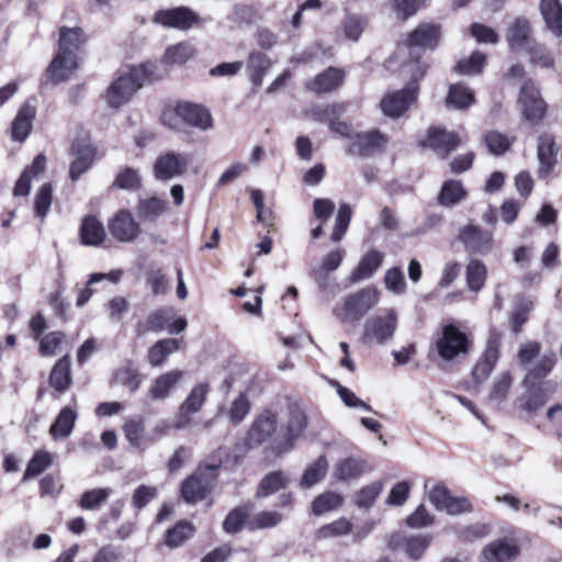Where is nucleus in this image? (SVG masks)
<instances>
[{
  "instance_id": "1",
  "label": "nucleus",
  "mask_w": 562,
  "mask_h": 562,
  "mask_svg": "<svg viewBox=\"0 0 562 562\" xmlns=\"http://www.w3.org/2000/svg\"><path fill=\"white\" fill-rule=\"evenodd\" d=\"M85 42L86 37L80 27H60L58 50L46 70L48 81L58 83L72 76L79 67L80 50Z\"/></svg>"
},
{
  "instance_id": "2",
  "label": "nucleus",
  "mask_w": 562,
  "mask_h": 562,
  "mask_svg": "<svg viewBox=\"0 0 562 562\" xmlns=\"http://www.w3.org/2000/svg\"><path fill=\"white\" fill-rule=\"evenodd\" d=\"M155 64L148 61L122 71L109 86L104 99L110 108L119 109L154 76Z\"/></svg>"
},
{
  "instance_id": "3",
  "label": "nucleus",
  "mask_w": 562,
  "mask_h": 562,
  "mask_svg": "<svg viewBox=\"0 0 562 562\" xmlns=\"http://www.w3.org/2000/svg\"><path fill=\"white\" fill-rule=\"evenodd\" d=\"M160 122L169 130L180 132L184 126L209 131L213 127V119L210 111L198 103L179 101L166 105L160 114Z\"/></svg>"
},
{
  "instance_id": "4",
  "label": "nucleus",
  "mask_w": 562,
  "mask_h": 562,
  "mask_svg": "<svg viewBox=\"0 0 562 562\" xmlns=\"http://www.w3.org/2000/svg\"><path fill=\"white\" fill-rule=\"evenodd\" d=\"M379 302V291L367 286L345 297L344 304L334 307L333 313L341 323H356Z\"/></svg>"
},
{
  "instance_id": "5",
  "label": "nucleus",
  "mask_w": 562,
  "mask_h": 562,
  "mask_svg": "<svg viewBox=\"0 0 562 562\" xmlns=\"http://www.w3.org/2000/svg\"><path fill=\"white\" fill-rule=\"evenodd\" d=\"M439 357L445 361H452L461 355H467L470 340L465 333L453 324H445L435 342Z\"/></svg>"
},
{
  "instance_id": "6",
  "label": "nucleus",
  "mask_w": 562,
  "mask_h": 562,
  "mask_svg": "<svg viewBox=\"0 0 562 562\" xmlns=\"http://www.w3.org/2000/svg\"><path fill=\"white\" fill-rule=\"evenodd\" d=\"M397 327V313L394 308L384 310L369 318L364 325L363 341L384 345L391 340Z\"/></svg>"
},
{
  "instance_id": "7",
  "label": "nucleus",
  "mask_w": 562,
  "mask_h": 562,
  "mask_svg": "<svg viewBox=\"0 0 562 562\" xmlns=\"http://www.w3.org/2000/svg\"><path fill=\"white\" fill-rule=\"evenodd\" d=\"M151 21L160 26L180 31H188L204 22L198 13L184 5L157 10Z\"/></svg>"
},
{
  "instance_id": "8",
  "label": "nucleus",
  "mask_w": 562,
  "mask_h": 562,
  "mask_svg": "<svg viewBox=\"0 0 562 562\" xmlns=\"http://www.w3.org/2000/svg\"><path fill=\"white\" fill-rule=\"evenodd\" d=\"M518 105L525 120L533 125L538 124L547 113V104L531 79L524 81L518 97Z\"/></svg>"
},
{
  "instance_id": "9",
  "label": "nucleus",
  "mask_w": 562,
  "mask_h": 562,
  "mask_svg": "<svg viewBox=\"0 0 562 562\" xmlns=\"http://www.w3.org/2000/svg\"><path fill=\"white\" fill-rule=\"evenodd\" d=\"M418 90L414 79L404 89L385 94L380 102L382 112L394 119L402 116L417 101Z\"/></svg>"
},
{
  "instance_id": "10",
  "label": "nucleus",
  "mask_w": 562,
  "mask_h": 562,
  "mask_svg": "<svg viewBox=\"0 0 562 562\" xmlns=\"http://www.w3.org/2000/svg\"><path fill=\"white\" fill-rule=\"evenodd\" d=\"M189 156L183 153L167 150L154 161L153 172L159 181H170L182 177L188 171Z\"/></svg>"
},
{
  "instance_id": "11",
  "label": "nucleus",
  "mask_w": 562,
  "mask_h": 562,
  "mask_svg": "<svg viewBox=\"0 0 562 562\" xmlns=\"http://www.w3.org/2000/svg\"><path fill=\"white\" fill-rule=\"evenodd\" d=\"M209 393L210 384L207 382L194 385L179 407L173 428L178 430L188 428L191 425L192 416L202 409Z\"/></svg>"
},
{
  "instance_id": "12",
  "label": "nucleus",
  "mask_w": 562,
  "mask_h": 562,
  "mask_svg": "<svg viewBox=\"0 0 562 562\" xmlns=\"http://www.w3.org/2000/svg\"><path fill=\"white\" fill-rule=\"evenodd\" d=\"M428 497L437 510L446 512L448 515H460L472 510L468 498L453 497L448 487L440 483L428 490Z\"/></svg>"
},
{
  "instance_id": "13",
  "label": "nucleus",
  "mask_w": 562,
  "mask_h": 562,
  "mask_svg": "<svg viewBox=\"0 0 562 562\" xmlns=\"http://www.w3.org/2000/svg\"><path fill=\"white\" fill-rule=\"evenodd\" d=\"M306 427V415L299 406H291L286 425L281 428V439H276V450L280 453L289 451L294 441L303 434Z\"/></svg>"
},
{
  "instance_id": "14",
  "label": "nucleus",
  "mask_w": 562,
  "mask_h": 562,
  "mask_svg": "<svg viewBox=\"0 0 562 562\" xmlns=\"http://www.w3.org/2000/svg\"><path fill=\"white\" fill-rule=\"evenodd\" d=\"M277 424L278 418L273 412L265 411L259 414L248 430L247 445L249 447L259 446L271 439L277 431Z\"/></svg>"
},
{
  "instance_id": "15",
  "label": "nucleus",
  "mask_w": 562,
  "mask_h": 562,
  "mask_svg": "<svg viewBox=\"0 0 562 562\" xmlns=\"http://www.w3.org/2000/svg\"><path fill=\"white\" fill-rule=\"evenodd\" d=\"M499 337L498 333H492L482 357L472 370L473 379L477 383L484 382L490 376L499 359Z\"/></svg>"
},
{
  "instance_id": "16",
  "label": "nucleus",
  "mask_w": 562,
  "mask_h": 562,
  "mask_svg": "<svg viewBox=\"0 0 562 562\" xmlns=\"http://www.w3.org/2000/svg\"><path fill=\"white\" fill-rule=\"evenodd\" d=\"M110 234L119 241L131 243L140 234V227L133 215L125 210L119 211L109 222Z\"/></svg>"
},
{
  "instance_id": "17",
  "label": "nucleus",
  "mask_w": 562,
  "mask_h": 562,
  "mask_svg": "<svg viewBox=\"0 0 562 562\" xmlns=\"http://www.w3.org/2000/svg\"><path fill=\"white\" fill-rule=\"evenodd\" d=\"M506 42L512 52H527L535 43L530 22L526 18H516L507 27Z\"/></svg>"
},
{
  "instance_id": "18",
  "label": "nucleus",
  "mask_w": 562,
  "mask_h": 562,
  "mask_svg": "<svg viewBox=\"0 0 562 562\" xmlns=\"http://www.w3.org/2000/svg\"><path fill=\"white\" fill-rule=\"evenodd\" d=\"M460 144V137L452 132L439 127H430L422 146L431 148L442 158L447 157Z\"/></svg>"
},
{
  "instance_id": "19",
  "label": "nucleus",
  "mask_w": 562,
  "mask_h": 562,
  "mask_svg": "<svg viewBox=\"0 0 562 562\" xmlns=\"http://www.w3.org/2000/svg\"><path fill=\"white\" fill-rule=\"evenodd\" d=\"M71 151L74 160L69 168V177L72 181H77L82 173L88 171L95 157V148L89 140H78L72 144Z\"/></svg>"
},
{
  "instance_id": "20",
  "label": "nucleus",
  "mask_w": 562,
  "mask_h": 562,
  "mask_svg": "<svg viewBox=\"0 0 562 562\" xmlns=\"http://www.w3.org/2000/svg\"><path fill=\"white\" fill-rule=\"evenodd\" d=\"M345 112L344 104H331L327 105L323 109H315L313 111V115L318 121H329V128L331 132L338 134L339 136L350 140L352 143L356 138V132L353 127L347 122L333 120V116L340 115Z\"/></svg>"
},
{
  "instance_id": "21",
  "label": "nucleus",
  "mask_w": 562,
  "mask_h": 562,
  "mask_svg": "<svg viewBox=\"0 0 562 562\" xmlns=\"http://www.w3.org/2000/svg\"><path fill=\"white\" fill-rule=\"evenodd\" d=\"M459 238L464 247L472 252L487 254L493 247V235L477 226L468 225L460 231Z\"/></svg>"
},
{
  "instance_id": "22",
  "label": "nucleus",
  "mask_w": 562,
  "mask_h": 562,
  "mask_svg": "<svg viewBox=\"0 0 562 562\" xmlns=\"http://www.w3.org/2000/svg\"><path fill=\"white\" fill-rule=\"evenodd\" d=\"M441 37V27L435 23H420L407 35L405 44L408 47L434 49Z\"/></svg>"
},
{
  "instance_id": "23",
  "label": "nucleus",
  "mask_w": 562,
  "mask_h": 562,
  "mask_svg": "<svg viewBox=\"0 0 562 562\" xmlns=\"http://www.w3.org/2000/svg\"><path fill=\"white\" fill-rule=\"evenodd\" d=\"M387 138L379 131L357 133L356 138L350 143L348 151L351 155L366 156L385 147Z\"/></svg>"
},
{
  "instance_id": "24",
  "label": "nucleus",
  "mask_w": 562,
  "mask_h": 562,
  "mask_svg": "<svg viewBox=\"0 0 562 562\" xmlns=\"http://www.w3.org/2000/svg\"><path fill=\"white\" fill-rule=\"evenodd\" d=\"M183 378L181 370H171L158 375L153 380L148 395L153 401H161L168 398L176 390L177 385Z\"/></svg>"
},
{
  "instance_id": "25",
  "label": "nucleus",
  "mask_w": 562,
  "mask_h": 562,
  "mask_svg": "<svg viewBox=\"0 0 562 562\" xmlns=\"http://www.w3.org/2000/svg\"><path fill=\"white\" fill-rule=\"evenodd\" d=\"M558 148L554 136L549 133L541 134L538 138L539 176L547 177L557 165Z\"/></svg>"
},
{
  "instance_id": "26",
  "label": "nucleus",
  "mask_w": 562,
  "mask_h": 562,
  "mask_svg": "<svg viewBox=\"0 0 562 562\" xmlns=\"http://www.w3.org/2000/svg\"><path fill=\"white\" fill-rule=\"evenodd\" d=\"M526 392L520 397V407L526 411L527 413H536L538 409H540L546 401V394L544 392H553L555 386L551 382L546 383H529L525 384Z\"/></svg>"
},
{
  "instance_id": "27",
  "label": "nucleus",
  "mask_w": 562,
  "mask_h": 562,
  "mask_svg": "<svg viewBox=\"0 0 562 562\" xmlns=\"http://www.w3.org/2000/svg\"><path fill=\"white\" fill-rule=\"evenodd\" d=\"M210 480L199 469L194 474L183 481L181 485V495L188 503H196L205 497Z\"/></svg>"
},
{
  "instance_id": "28",
  "label": "nucleus",
  "mask_w": 562,
  "mask_h": 562,
  "mask_svg": "<svg viewBox=\"0 0 562 562\" xmlns=\"http://www.w3.org/2000/svg\"><path fill=\"white\" fill-rule=\"evenodd\" d=\"M345 74L341 69L329 67L322 74L317 75L307 88L315 93H328L338 89L344 81Z\"/></svg>"
},
{
  "instance_id": "29",
  "label": "nucleus",
  "mask_w": 562,
  "mask_h": 562,
  "mask_svg": "<svg viewBox=\"0 0 562 562\" xmlns=\"http://www.w3.org/2000/svg\"><path fill=\"white\" fill-rule=\"evenodd\" d=\"M431 542L429 535H417L407 539H402L400 535H392L389 539V546L391 549H398L402 543L405 546L407 555L412 559H419Z\"/></svg>"
},
{
  "instance_id": "30",
  "label": "nucleus",
  "mask_w": 562,
  "mask_h": 562,
  "mask_svg": "<svg viewBox=\"0 0 562 562\" xmlns=\"http://www.w3.org/2000/svg\"><path fill=\"white\" fill-rule=\"evenodd\" d=\"M46 169V157L38 154L32 161L31 166L26 167L21 177L15 183L14 195L25 196L31 190V182L37 179Z\"/></svg>"
},
{
  "instance_id": "31",
  "label": "nucleus",
  "mask_w": 562,
  "mask_h": 562,
  "mask_svg": "<svg viewBox=\"0 0 562 562\" xmlns=\"http://www.w3.org/2000/svg\"><path fill=\"white\" fill-rule=\"evenodd\" d=\"M383 261V254L378 250L368 251L349 277L350 283H358L373 276Z\"/></svg>"
},
{
  "instance_id": "32",
  "label": "nucleus",
  "mask_w": 562,
  "mask_h": 562,
  "mask_svg": "<svg viewBox=\"0 0 562 562\" xmlns=\"http://www.w3.org/2000/svg\"><path fill=\"white\" fill-rule=\"evenodd\" d=\"M518 554V546L507 540L494 541L483 550V557L487 562H508Z\"/></svg>"
},
{
  "instance_id": "33",
  "label": "nucleus",
  "mask_w": 562,
  "mask_h": 562,
  "mask_svg": "<svg viewBox=\"0 0 562 562\" xmlns=\"http://www.w3.org/2000/svg\"><path fill=\"white\" fill-rule=\"evenodd\" d=\"M36 110L33 105L26 103L22 105L12 123V138L16 142H23L29 136Z\"/></svg>"
},
{
  "instance_id": "34",
  "label": "nucleus",
  "mask_w": 562,
  "mask_h": 562,
  "mask_svg": "<svg viewBox=\"0 0 562 562\" xmlns=\"http://www.w3.org/2000/svg\"><path fill=\"white\" fill-rule=\"evenodd\" d=\"M80 238L87 246H99L106 238L105 228L97 217L87 216L80 226Z\"/></svg>"
},
{
  "instance_id": "35",
  "label": "nucleus",
  "mask_w": 562,
  "mask_h": 562,
  "mask_svg": "<svg viewBox=\"0 0 562 562\" xmlns=\"http://www.w3.org/2000/svg\"><path fill=\"white\" fill-rule=\"evenodd\" d=\"M540 11L547 27L557 36L562 35V4L560 0H541Z\"/></svg>"
},
{
  "instance_id": "36",
  "label": "nucleus",
  "mask_w": 562,
  "mask_h": 562,
  "mask_svg": "<svg viewBox=\"0 0 562 562\" xmlns=\"http://www.w3.org/2000/svg\"><path fill=\"white\" fill-rule=\"evenodd\" d=\"M366 468V462L359 458H346L339 460L334 469L333 476L338 481H350L359 477Z\"/></svg>"
},
{
  "instance_id": "37",
  "label": "nucleus",
  "mask_w": 562,
  "mask_h": 562,
  "mask_svg": "<svg viewBox=\"0 0 562 562\" xmlns=\"http://www.w3.org/2000/svg\"><path fill=\"white\" fill-rule=\"evenodd\" d=\"M446 101L449 106L457 110H467L474 104L475 94L470 87L463 83H454L449 87Z\"/></svg>"
},
{
  "instance_id": "38",
  "label": "nucleus",
  "mask_w": 562,
  "mask_h": 562,
  "mask_svg": "<svg viewBox=\"0 0 562 562\" xmlns=\"http://www.w3.org/2000/svg\"><path fill=\"white\" fill-rule=\"evenodd\" d=\"M123 431L126 440L138 450L144 451L149 447L148 435H145V424L142 418L127 419Z\"/></svg>"
},
{
  "instance_id": "39",
  "label": "nucleus",
  "mask_w": 562,
  "mask_h": 562,
  "mask_svg": "<svg viewBox=\"0 0 562 562\" xmlns=\"http://www.w3.org/2000/svg\"><path fill=\"white\" fill-rule=\"evenodd\" d=\"M49 384L58 393H64L70 386L71 371L68 356L59 359L53 367Z\"/></svg>"
},
{
  "instance_id": "40",
  "label": "nucleus",
  "mask_w": 562,
  "mask_h": 562,
  "mask_svg": "<svg viewBox=\"0 0 562 562\" xmlns=\"http://www.w3.org/2000/svg\"><path fill=\"white\" fill-rule=\"evenodd\" d=\"M467 196V191L459 180H448L441 186L438 203L446 207L454 206Z\"/></svg>"
},
{
  "instance_id": "41",
  "label": "nucleus",
  "mask_w": 562,
  "mask_h": 562,
  "mask_svg": "<svg viewBox=\"0 0 562 562\" xmlns=\"http://www.w3.org/2000/svg\"><path fill=\"white\" fill-rule=\"evenodd\" d=\"M530 65L542 69H552L555 66L557 54L543 44L533 43L526 52Z\"/></svg>"
},
{
  "instance_id": "42",
  "label": "nucleus",
  "mask_w": 562,
  "mask_h": 562,
  "mask_svg": "<svg viewBox=\"0 0 562 562\" xmlns=\"http://www.w3.org/2000/svg\"><path fill=\"white\" fill-rule=\"evenodd\" d=\"M289 484V477L281 471H276L267 474L260 481L256 496L259 498L268 497L280 490H283Z\"/></svg>"
},
{
  "instance_id": "43",
  "label": "nucleus",
  "mask_w": 562,
  "mask_h": 562,
  "mask_svg": "<svg viewBox=\"0 0 562 562\" xmlns=\"http://www.w3.org/2000/svg\"><path fill=\"white\" fill-rule=\"evenodd\" d=\"M178 349V340L172 338L161 339L149 348L148 361L153 367H160Z\"/></svg>"
},
{
  "instance_id": "44",
  "label": "nucleus",
  "mask_w": 562,
  "mask_h": 562,
  "mask_svg": "<svg viewBox=\"0 0 562 562\" xmlns=\"http://www.w3.org/2000/svg\"><path fill=\"white\" fill-rule=\"evenodd\" d=\"M76 419L77 414L75 409L70 407L63 408L50 427L52 436L55 439L69 437L72 432Z\"/></svg>"
},
{
  "instance_id": "45",
  "label": "nucleus",
  "mask_w": 562,
  "mask_h": 562,
  "mask_svg": "<svg viewBox=\"0 0 562 562\" xmlns=\"http://www.w3.org/2000/svg\"><path fill=\"white\" fill-rule=\"evenodd\" d=\"M342 504L344 497L339 493L327 491L315 497L312 503V512L316 516H322L340 508Z\"/></svg>"
},
{
  "instance_id": "46",
  "label": "nucleus",
  "mask_w": 562,
  "mask_h": 562,
  "mask_svg": "<svg viewBox=\"0 0 562 562\" xmlns=\"http://www.w3.org/2000/svg\"><path fill=\"white\" fill-rule=\"evenodd\" d=\"M555 362L557 358L553 352L543 353L537 363L528 371L524 380V384L532 382L543 383L541 380L551 372Z\"/></svg>"
},
{
  "instance_id": "47",
  "label": "nucleus",
  "mask_w": 562,
  "mask_h": 562,
  "mask_svg": "<svg viewBox=\"0 0 562 562\" xmlns=\"http://www.w3.org/2000/svg\"><path fill=\"white\" fill-rule=\"evenodd\" d=\"M167 210V202L159 198L142 200L137 206V215L144 222H155Z\"/></svg>"
},
{
  "instance_id": "48",
  "label": "nucleus",
  "mask_w": 562,
  "mask_h": 562,
  "mask_svg": "<svg viewBox=\"0 0 562 562\" xmlns=\"http://www.w3.org/2000/svg\"><path fill=\"white\" fill-rule=\"evenodd\" d=\"M270 66L271 61L267 55L259 52H254L249 55L248 72L255 86L259 87L262 85V79Z\"/></svg>"
},
{
  "instance_id": "49",
  "label": "nucleus",
  "mask_w": 562,
  "mask_h": 562,
  "mask_svg": "<svg viewBox=\"0 0 562 562\" xmlns=\"http://www.w3.org/2000/svg\"><path fill=\"white\" fill-rule=\"evenodd\" d=\"M428 0H386V5L401 21L414 16Z\"/></svg>"
},
{
  "instance_id": "50",
  "label": "nucleus",
  "mask_w": 562,
  "mask_h": 562,
  "mask_svg": "<svg viewBox=\"0 0 562 562\" xmlns=\"http://www.w3.org/2000/svg\"><path fill=\"white\" fill-rule=\"evenodd\" d=\"M194 54L193 46L188 42H181L169 46L162 57L166 65H182L187 63Z\"/></svg>"
},
{
  "instance_id": "51",
  "label": "nucleus",
  "mask_w": 562,
  "mask_h": 562,
  "mask_svg": "<svg viewBox=\"0 0 562 562\" xmlns=\"http://www.w3.org/2000/svg\"><path fill=\"white\" fill-rule=\"evenodd\" d=\"M328 462L324 456H321L314 463L304 471L301 486L310 488L317 484L327 473Z\"/></svg>"
},
{
  "instance_id": "52",
  "label": "nucleus",
  "mask_w": 562,
  "mask_h": 562,
  "mask_svg": "<svg viewBox=\"0 0 562 562\" xmlns=\"http://www.w3.org/2000/svg\"><path fill=\"white\" fill-rule=\"evenodd\" d=\"M352 531V522L345 518H338L330 524L322 526L316 531V538L319 540L346 536Z\"/></svg>"
},
{
  "instance_id": "53",
  "label": "nucleus",
  "mask_w": 562,
  "mask_h": 562,
  "mask_svg": "<svg viewBox=\"0 0 562 562\" xmlns=\"http://www.w3.org/2000/svg\"><path fill=\"white\" fill-rule=\"evenodd\" d=\"M384 485L381 481L372 482L363 486L353 495V503L359 508H370L375 503L376 497L383 491Z\"/></svg>"
},
{
  "instance_id": "54",
  "label": "nucleus",
  "mask_w": 562,
  "mask_h": 562,
  "mask_svg": "<svg viewBox=\"0 0 562 562\" xmlns=\"http://www.w3.org/2000/svg\"><path fill=\"white\" fill-rule=\"evenodd\" d=\"M487 270L485 265L477 260L472 259L467 267V282L471 291H480L486 280Z\"/></svg>"
},
{
  "instance_id": "55",
  "label": "nucleus",
  "mask_w": 562,
  "mask_h": 562,
  "mask_svg": "<svg viewBox=\"0 0 562 562\" xmlns=\"http://www.w3.org/2000/svg\"><path fill=\"white\" fill-rule=\"evenodd\" d=\"M486 56L483 53L474 52L469 58L460 59L454 66V71L463 76H473L482 71L485 66Z\"/></svg>"
},
{
  "instance_id": "56",
  "label": "nucleus",
  "mask_w": 562,
  "mask_h": 562,
  "mask_svg": "<svg viewBox=\"0 0 562 562\" xmlns=\"http://www.w3.org/2000/svg\"><path fill=\"white\" fill-rule=\"evenodd\" d=\"M513 378L509 372H502L494 379L488 400L494 403H503L510 391Z\"/></svg>"
},
{
  "instance_id": "57",
  "label": "nucleus",
  "mask_w": 562,
  "mask_h": 562,
  "mask_svg": "<svg viewBox=\"0 0 562 562\" xmlns=\"http://www.w3.org/2000/svg\"><path fill=\"white\" fill-rule=\"evenodd\" d=\"M368 25L366 16L347 13L344 20V35L346 38L357 42Z\"/></svg>"
},
{
  "instance_id": "58",
  "label": "nucleus",
  "mask_w": 562,
  "mask_h": 562,
  "mask_svg": "<svg viewBox=\"0 0 562 562\" xmlns=\"http://www.w3.org/2000/svg\"><path fill=\"white\" fill-rule=\"evenodd\" d=\"M250 512H251V508L249 506H241V507H237V508L233 509L226 516V518L223 522V529L227 533H236V532L240 531L243 529V527L245 526Z\"/></svg>"
},
{
  "instance_id": "59",
  "label": "nucleus",
  "mask_w": 562,
  "mask_h": 562,
  "mask_svg": "<svg viewBox=\"0 0 562 562\" xmlns=\"http://www.w3.org/2000/svg\"><path fill=\"white\" fill-rule=\"evenodd\" d=\"M112 494V490L109 487L104 488H93L86 491L79 501V505L81 508L87 510H94L99 508L101 504L106 502V499Z\"/></svg>"
},
{
  "instance_id": "60",
  "label": "nucleus",
  "mask_w": 562,
  "mask_h": 562,
  "mask_svg": "<svg viewBox=\"0 0 562 562\" xmlns=\"http://www.w3.org/2000/svg\"><path fill=\"white\" fill-rule=\"evenodd\" d=\"M53 462V457L46 451H36L30 460L26 470L23 474V481L40 475Z\"/></svg>"
},
{
  "instance_id": "61",
  "label": "nucleus",
  "mask_w": 562,
  "mask_h": 562,
  "mask_svg": "<svg viewBox=\"0 0 562 562\" xmlns=\"http://www.w3.org/2000/svg\"><path fill=\"white\" fill-rule=\"evenodd\" d=\"M193 535V526L187 521L177 524L166 535V544L170 548L181 546L187 539Z\"/></svg>"
},
{
  "instance_id": "62",
  "label": "nucleus",
  "mask_w": 562,
  "mask_h": 562,
  "mask_svg": "<svg viewBox=\"0 0 562 562\" xmlns=\"http://www.w3.org/2000/svg\"><path fill=\"white\" fill-rule=\"evenodd\" d=\"M142 178L139 171L134 168L126 167L122 169L115 177L113 186L124 190H137L140 188Z\"/></svg>"
},
{
  "instance_id": "63",
  "label": "nucleus",
  "mask_w": 562,
  "mask_h": 562,
  "mask_svg": "<svg viewBox=\"0 0 562 562\" xmlns=\"http://www.w3.org/2000/svg\"><path fill=\"white\" fill-rule=\"evenodd\" d=\"M115 380L117 383L128 387L131 392H135L140 385L139 372L130 363L121 367L116 371Z\"/></svg>"
},
{
  "instance_id": "64",
  "label": "nucleus",
  "mask_w": 562,
  "mask_h": 562,
  "mask_svg": "<svg viewBox=\"0 0 562 562\" xmlns=\"http://www.w3.org/2000/svg\"><path fill=\"white\" fill-rule=\"evenodd\" d=\"M384 284L385 288L394 294L401 295L405 293L406 281L403 271L396 267L386 270L384 274Z\"/></svg>"
}]
</instances>
